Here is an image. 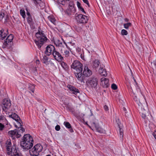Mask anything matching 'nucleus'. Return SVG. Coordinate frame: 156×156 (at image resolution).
Wrapping results in <instances>:
<instances>
[{
  "mask_svg": "<svg viewBox=\"0 0 156 156\" xmlns=\"http://www.w3.org/2000/svg\"><path fill=\"white\" fill-rule=\"evenodd\" d=\"M7 34H8V30H2L0 31V37L1 39L3 40L5 38Z\"/></svg>",
  "mask_w": 156,
  "mask_h": 156,
  "instance_id": "412c9836",
  "label": "nucleus"
},
{
  "mask_svg": "<svg viewBox=\"0 0 156 156\" xmlns=\"http://www.w3.org/2000/svg\"><path fill=\"white\" fill-rule=\"evenodd\" d=\"M71 67L75 69L76 72H82L83 71V65L78 61L75 60L73 62Z\"/></svg>",
  "mask_w": 156,
  "mask_h": 156,
  "instance_id": "423d86ee",
  "label": "nucleus"
},
{
  "mask_svg": "<svg viewBox=\"0 0 156 156\" xmlns=\"http://www.w3.org/2000/svg\"><path fill=\"white\" fill-rule=\"evenodd\" d=\"M33 139L29 134H25L23 137L20 144L21 147L24 149L29 150L33 145Z\"/></svg>",
  "mask_w": 156,
  "mask_h": 156,
  "instance_id": "f257e3e1",
  "label": "nucleus"
},
{
  "mask_svg": "<svg viewBox=\"0 0 156 156\" xmlns=\"http://www.w3.org/2000/svg\"><path fill=\"white\" fill-rule=\"evenodd\" d=\"M8 134L9 136L11 137L12 140L15 139L16 138H18L17 137L18 134H17L16 129L9 131Z\"/></svg>",
  "mask_w": 156,
  "mask_h": 156,
  "instance_id": "dca6fc26",
  "label": "nucleus"
},
{
  "mask_svg": "<svg viewBox=\"0 0 156 156\" xmlns=\"http://www.w3.org/2000/svg\"><path fill=\"white\" fill-rule=\"evenodd\" d=\"M5 128V126L4 124L0 122V132L2 131Z\"/></svg>",
  "mask_w": 156,
  "mask_h": 156,
  "instance_id": "ea45409f",
  "label": "nucleus"
},
{
  "mask_svg": "<svg viewBox=\"0 0 156 156\" xmlns=\"http://www.w3.org/2000/svg\"><path fill=\"white\" fill-rule=\"evenodd\" d=\"M7 154L10 156H21V154L17 152L15 147L12 148L10 152H7Z\"/></svg>",
  "mask_w": 156,
  "mask_h": 156,
  "instance_id": "2eb2a0df",
  "label": "nucleus"
},
{
  "mask_svg": "<svg viewBox=\"0 0 156 156\" xmlns=\"http://www.w3.org/2000/svg\"><path fill=\"white\" fill-rule=\"evenodd\" d=\"M76 52L79 53V55L80 54L81 55H82L80 53L81 51V49L79 47H77L76 48Z\"/></svg>",
  "mask_w": 156,
  "mask_h": 156,
  "instance_id": "c03bdc74",
  "label": "nucleus"
},
{
  "mask_svg": "<svg viewBox=\"0 0 156 156\" xmlns=\"http://www.w3.org/2000/svg\"><path fill=\"white\" fill-rule=\"evenodd\" d=\"M74 4L73 3V2L70 1L69 2V7H71L74 8Z\"/></svg>",
  "mask_w": 156,
  "mask_h": 156,
  "instance_id": "37998d69",
  "label": "nucleus"
},
{
  "mask_svg": "<svg viewBox=\"0 0 156 156\" xmlns=\"http://www.w3.org/2000/svg\"><path fill=\"white\" fill-rule=\"evenodd\" d=\"M124 20L125 22H128L129 21V20L127 18H125V19H124Z\"/></svg>",
  "mask_w": 156,
  "mask_h": 156,
  "instance_id": "13d9d810",
  "label": "nucleus"
},
{
  "mask_svg": "<svg viewBox=\"0 0 156 156\" xmlns=\"http://www.w3.org/2000/svg\"><path fill=\"white\" fill-rule=\"evenodd\" d=\"M88 18L87 16L82 14L78 15L76 17V21L80 23H86L88 21Z\"/></svg>",
  "mask_w": 156,
  "mask_h": 156,
  "instance_id": "0eeeda50",
  "label": "nucleus"
},
{
  "mask_svg": "<svg viewBox=\"0 0 156 156\" xmlns=\"http://www.w3.org/2000/svg\"><path fill=\"white\" fill-rule=\"evenodd\" d=\"M34 3L35 4H37V0H33Z\"/></svg>",
  "mask_w": 156,
  "mask_h": 156,
  "instance_id": "4d7b16f0",
  "label": "nucleus"
},
{
  "mask_svg": "<svg viewBox=\"0 0 156 156\" xmlns=\"http://www.w3.org/2000/svg\"><path fill=\"white\" fill-rule=\"evenodd\" d=\"M19 126L18 127V129H16L17 134H18V137H20L21 136V134L25 132V129L22 127V126H20L19 125H18Z\"/></svg>",
  "mask_w": 156,
  "mask_h": 156,
  "instance_id": "4be33fe9",
  "label": "nucleus"
},
{
  "mask_svg": "<svg viewBox=\"0 0 156 156\" xmlns=\"http://www.w3.org/2000/svg\"><path fill=\"white\" fill-rule=\"evenodd\" d=\"M77 5L78 8L81 6V4L78 1L77 2Z\"/></svg>",
  "mask_w": 156,
  "mask_h": 156,
  "instance_id": "5fc2aeb1",
  "label": "nucleus"
},
{
  "mask_svg": "<svg viewBox=\"0 0 156 156\" xmlns=\"http://www.w3.org/2000/svg\"><path fill=\"white\" fill-rule=\"evenodd\" d=\"M75 75L77 79L81 82H83V76L82 72H75Z\"/></svg>",
  "mask_w": 156,
  "mask_h": 156,
  "instance_id": "aec40b11",
  "label": "nucleus"
},
{
  "mask_svg": "<svg viewBox=\"0 0 156 156\" xmlns=\"http://www.w3.org/2000/svg\"><path fill=\"white\" fill-rule=\"evenodd\" d=\"M69 1V0H58V3L64 5L65 4L66 2Z\"/></svg>",
  "mask_w": 156,
  "mask_h": 156,
  "instance_id": "4c0bfd02",
  "label": "nucleus"
},
{
  "mask_svg": "<svg viewBox=\"0 0 156 156\" xmlns=\"http://www.w3.org/2000/svg\"><path fill=\"white\" fill-rule=\"evenodd\" d=\"M15 126L16 127H18V126L16 125H15Z\"/></svg>",
  "mask_w": 156,
  "mask_h": 156,
  "instance_id": "69168bd1",
  "label": "nucleus"
},
{
  "mask_svg": "<svg viewBox=\"0 0 156 156\" xmlns=\"http://www.w3.org/2000/svg\"><path fill=\"white\" fill-rule=\"evenodd\" d=\"M92 123L94 126L97 131L100 133H105V130L100 127L99 126L96 125L95 122H93Z\"/></svg>",
  "mask_w": 156,
  "mask_h": 156,
  "instance_id": "5701e85b",
  "label": "nucleus"
},
{
  "mask_svg": "<svg viewBox=\"0 0 156 156\" xmlns=\"http://www.w3.org/2000/svg\"><path fill=\"white\" fill-rule=\"evenodd\" d=\"M85 115L87 117H90L93 115V113L91 110L88 109Z\"/></svg>",
  "mask_w": 156,
  "mask_h": 156,
  "instance_id": "7c9ffc66",
  "label": "nucleus"
},
{
  "mask_svg": "<svg viewBox=\"0 0 156 156\" xmlns=\"http://www.w3.org/2000/svg\"><path fill=\"white\" fill-rule=\"evenodd\" d=\"M111 87L114 90H115L117 88V87L116 85L114 83L112 84Z\"/></svg>",
  "mask_w": 156,
  "mask_h": 156,
  "instance_id": "a18cd8bd",
  "label": "nucleus"
},
{
  "mask_svg": "<svg viewBox=\"0 0 156 156\" xmlns=\"http://www.w3.org/2000/svg\"><path fill=\"white\" fill-rule=\"evenodd\" d=\"M123 129L122 128L119 129V136L120 138L122 139L123 137Z\"/></svg>",
  "mask_w": 156,
  "mask_h": 156,
  "instance_id": "c9c22d12",
  "label": "nucleus"
},
{
  "mask_svg": "<svg viewBox=\"0 0 156 156\" xmlns=\"http://www.w3.org/2000/svg\"><path fill=\"white\" fill-rule=\"evenodd\" d=\"M36 39L34 42L38 48H40L44 44L46 41L47 39L43 33V31H39L35 34Z\"/></svg>",
  "mask_w": 156,
  "mask_h": 156,
  "instance_id": "f03ea898",
  "label": "nucleus"
},
{
  "mask_svg": "<svg viewBox=\"0 0 156 156\" xmlns=\"http://www.w3.org/2000/svg\"><path fill=\"white\" fill-rule=\"evenodd\" d=\"M54 58L58 62H61L63 60V58L61 54L56 50L52 53Z\"/></svg>",
  "mask_w": 156,
  "mask_h": 156,
  "instance_id": "f8f14e48",
  "label": "nucleus"
},
{
  "mask_svg": "<svg viewBox=\"0 0 156 156\" xmlns=\"http://www.w3.org/2000/svg\"><path fill=\"white\" fill-rule=\"evenodd\" d=\"M26 11H27L26 13H27V15L28 16H31V15L30 14V13L28 11L27 8H26Z\"/></svg>",
  "mask_w": 156,
  "mask_h": 156,
  "instance_id": "864d4df0",
  "label": "nucleus"
},
{
  "mask_svg": "<svg viewBox=\"0 0 156 156\" xmlns=\"http://www.w3.org/2000/svg\"><path fill=\"white\" fill-rule=\"evenodd\" d=\"M7 146H6V148L7 150V152H10V150L12 148H11V142H8L7 143Z\"/></svg>",
  "mask_w": 156,
  "mask_h": 156,
  "instance_id": "c756f323",
  "label": "nucleus"
},
{
  "mask_svg": "<svg viewBox=\"0 0 156 156\" xmlns=\"http://www.w3.org/2000/svg\"><path fill=\"white\" fill-rule=\"evenodd\" d=\"M48 58L46 55H44L43 56V58L42 59V61L43 62L46 64H47L48 63Z\"/></svg>",
  "mask_w": 156,
  "mask_h": 156,
  "instance_id": "2f4dec72",
  "label": "nucleus"
},
{
  "mask_svg": "<svg viewBox=\"0 0 156 156\" xmlns=\"http://www.w3.org/2000/svg\"><path fill=\"white\" fill-rule=\"evenodd\" d=\"M75 8L68 7L65 11V13L68 16L73 14L75 12Z\"/></svg>",
  "mask_w": 156,
  "mask_h": 156,
  "instance_id": "6ab92c4d",
  "label": "nucleus"
},
{
  "mask_svg": "<svg viewBox=\"0 0 156 156\" xmlns=\"http://www.w3.org/2000/svg\"><path fill=\"white\" fill-rule=\"evenodd\" d=\"M56 46H57V45L59 46V44H56Z\"/></svg>",
  "mask_w": 156,
  "mask_h": 156,
  "instance_id": "e2e57ef3",
  "label": "nucleus"
},
{
  "mask_svg": "<svg viewBox=\"0 0 156 156\" xmlns=\"http://www.w3.org/2000/svg\"><path fill=\"white\" fill-rule=\"evenodd\" d=\"M36 62L37 63H39V60H36Z\"/></svg>",
  "mask_w": 156,
  "mask_h": 156,
  "instance_id": "bf43d9fd",
  "label": "nucleus"
},
{
  "mask_svg": "<svg viewBox=\"0 0 156 156\" xmlns=\"http://www.w3.org/2000/svg\"><path fill=\"white\" fill-rule=\"evenodd\" d=\"M101 81L104 87L106 88L109 86L108 79L103 77L101 79Z\"/></svg>",
  "mask_w": 156,
  "mask_h": 156,
  "instance_id": "a211bd4d",
  "label": "nucleus"
},
{
  "mask_svg": "<svg viewBox=\"0 0 156 156\" xmlns=\"http://www.w3.org/2000/svg\"><path fill=\"white\" fill-rule=\"evenodd\" d=\"M154 138H155V139H156V135H154Z\"/></svg>",
  "mask_w": 156,
  "mask_h": 156,
  "instance_id": "680f3d73",
  "label": "nucleus"
},
{
  "mask_svg": "<svg viewBox=\"0 0 156 156\" xmlns=\"http://www.w3.org/2000/svg\"><path fill=\"white\" fill-rule=\"evenodd\" d=\"M83 1V2L86 3L87 5L89 7H90V5H89V2H88V1L87 0H82Z\"/></svg>",
  "mask_w": 156,
  "mask_h": 156,
  "instance_id": "de8ad7c7",
  "label": "nucleus"
},
{
  "mask_svg": "<svg viewBox=\"0 0 156 156\" xmlns=\"http://www.w3.org/2000/svg\"><path fill=\"white\" fill-rule=\"evenodd\" d=\"M27 21L31 25L33 24V20L31 16H28L27 18Z\"/></svg>",
  "mask_w": 156,
  "mask_h": 156,
  "instance_id": "e433bc0d",
  "label": "nucleus"
},
{
  "mask_svg": "<svg viewBox=\"0 0 156 156\" xmlns=\"http://www.w3.org/2000/svg\"><path fill=\"white\" fill-rule=\"evenodd\" d=\"M121 34L122 35H126L128 34L127 31L125 29H122L121 30Z\"/></svg>",
  "mask_w": 156,
  "mask_h": 156,
  "instance_id": "79ce46f5",
  "label": "nucleus"
},
{
  "mask_svg": "<svg viewBox=\"0 0 156 156\" xmlns=\"http://www.w3.org/2000/svg\"><path fill=\"white\" fill-rule=\"evenodd\" d=\"M147 109H148V108ZM143 109L144 111H142V112H140V115H141L142 118L145 119L146 121H147L146 119H147V118L146 117V113L145 112H147V113H148V109H147V110H144V109Z\"/></svg>",
  "mask_w": 156,
  "mask_h": 156,
  "instance_id": "a878e982",
  "label": "nucleus"
},
{
  "mask_svg": "<svg viewBox=\"0 0 156 156\" xmlns=\"http://www.w3.org/2000/svg\"><path fill=\"white\" fill-rule=\"evenodd\" d=\"M123 110L125 112V113H126V116L127 117L129 116V115L128 114H127V113L126 112V108L125 107H124L123 108Z\"/></svg>",
  "mask_w": 156,
  "mask_h": 156,
  "instance_id": "3c124183",
  "label": "nucleus"
},
{
  "mask_svg": "<svg viewBox=\"0 0 156 156\" xmlns=\"http://www.w3.org/2000/svg\"><path fill=\"white\" fill-rule=\"evenodd\" d=\"M62 66L65 70H67L68 69V66L66 63L64 62H61Z\"/></svg>",
  "mask_w": 156,
  "mask_h": 156,
  "instance_id": "473e14b6",
  "label": "nucleus"
},
{
  "mask_svg": "<svg viewBox=\"0 0 156 156\" xmlns=\"http://www.w3.org/2000/svg\"><path fill=\"white\" fill-rule=\"evenodd\" d=\"M123 26L125 28L128 29L129 27L131 26L132 24L130 23H124Z\"/></svg>",
  "mask_w": 156,
  "mask_h": 156,
  "instance_id": "72a5a7b5",
  "label": "nucleus"
},
{
  "mask_svg": "<svg viewBox=\"0 0 156 156\" xmlns=\"http://www.w3.org/2000/svg\"><path fill=\"white\" fill-rule=\"evenodd\" d=\"M60 129V126L58 125H57L55 127V129L57 131H59Z\"/></svg>",
  "mask_w": 156,
  "mask_h": 156,
  "instance_id": "09e8293b",
  "label": "nucleus"
},
{
  "mask_svg": "<svg viewBox=\"0 0 156 156\" xmlns=\"http://www.w3.org/2000/svg\"><path fill=\"white\" fill-rule=\"evenodd\" d=\"M64 43L65 44L67 48L69 49H72L73 48H74V46L75 45V43L72 42H69L67 43L66 44L64 42Z\"/></svg>",
  "mask_w": 156,
  "mask_h": 156,
  "instance_id": "393cba45",
  "label": "nucleus"
},
{
  "mask_svg": "<svg viewBox=\"0 0 156 156\" xmlns=\"http://www.w3.org/2000/svg\"><path fill=\"white\" fill-rule=\"evenodd\" d=\"M67 87L68 88L72 93L74 94L78 97L77 94L80 93V91L79 90L74 87L70 85H68Z\"/></svg>",
  "mask_w": 156,
  "mask_h": 156,
  "instance_id": "4468645a",
  "label": "nucleus"
},
{
  "mask_svg": "<svg viewBox=\"0 0 156 156\" xmlns=\"http://www.w3.org/2000/svg\"><path fill=\"white\" fill-rule=\"evenodd\" d=\"M104 66L100 67L99 70V72L102 76H106L107 75V73L106 70L104 68Z\"/></svg>",
  "mask_w": 156,
  "mask_h": 156,
  "instance_id": "b1692460",
  "label": "nucleus"
},
{
  "mask_svg": "<svg viewBox=\"0 0 156 156\" xmlns=\"http://www.w3.org/2000/svg\"><path fill=\"white\" fill-rule=\"evenodd\" d=\"M98 83V81L97 77L92 76L87 81V84L92 88L96 89Z\"/></svg>",
  "mask_w": 156,
  "mask_h": 156,
  "instance_id": "39448f33",
  "label": "nucleus"
},
{
  "mask_svg": "<svg viewBox=\"0 0 156 156\" xmlns=\"http://www.w3.org/2000/svg\"><path fill=\"white\" fill-rule=\"evenodd\" d=\"M70 54L69 51L66 50L64 51L63 53V55L66 57H67L69 56Z\"/></svg>",
  "mask_w": 156,
  "mask_h": 156,
  "instance_id": "a19ab883",
  "label": "nucleus"
},
{
  "mask_svg": "<svg viewBox=\"0 0 156 156\" xmlns=\"http://www.w3.org/2000/svg\"><path fill=\"white\" fill-rule=\"evenodd\" d=\"M133 99L141 108L144 109V110H147V105L146 103L145 98L144 96H141L139 98H138L136 95H134L133 96Z\"/></svg>",
  "mask_w": 156,
  "mask_h": 156,
  "instance_id": "7ed1b4c3",
  "label": "nucleus"
},
{
  "mask_svg": "<svg viewBox=\"0 0 156 156\" xmlns=\"http://www.w3.org/2000/svg\"><path fill=\"white\" fill-rule=\"evenodd\" d=\"M9 117L11 118L17 122L18 125L20 126H23V123L21 120L20 117L16 114L12 113L11 114L9 115Z\"/></svg>",
  "mask_w": 156,
  "mask_h": 156,
  "instance_id": "9b49d317",
  "label": "nucleus"
},
{
  "mask_svg": "<svg viewBox=\"0 0 156 156\" xmlns=\"http://www.w3.org/2000/svg\"><path fill=\"white\" fill-rule=\"evenodd\" d=\"M92 72L87 66H85L84 68L83 75L86 77H89L92 75Z\"/></svg>",
  "mask_w": 156,
  "mask_h": 156,
  "instance_id": "f3484780",
  "label": "nucleus"
},
{
  "mask_svg": "<svg viewBox=\"0 0 156 156\" xmlns=\"http://www.w3.org/2000/svg\"><path fill=\"white\" fill-rule=\"evenodd\" d=\"M20 15L22 16L23 17L24 19L26 17L25 12L24 9H21L20 11Z\"/></svg>",
  "mask_w": 156,
  "mask_h": 156,
  "instance_id": "f704fd0d",
  "label": "nucleus"
},
{
  "mask_svg": "<svg viewBox=\"0 0 156 156\" xmlns=\"http://www.w3.org/2000/svg\"><path fill=\"white\" fill-rule=\"evenodd\" d=\"M55 48L53 45L51 44L48 45L46 48L44 53L47 55L49 56L55 51Z\"/></svg>",
  "mask_w": 156,
  "mask_h": 156,
  "instance_id": "9d476101",
  "label": "nucleus"
},
{
  "mask_svg": "<svg viewBox=\"0 0 156 156\" xmlns=\"http://www.w3.org/2000/svg\"><path fill=\"white\" fill-rule=\"evenodd\" d=\"M64 124L67 128L70 129L69 131L71 132L72 133L73 132V129L71 128V126L69 122H64Z\"/></svg>",
  "mask_w": 156,
  "mask_h": 156,
  "instance_id": "bb28decb",
  "label": "nucleus"
},
{
  "mask_svg": "<svg viewBox=\"0 0 156 156\" xmlns=\"http://www.w3.org/2000/svg\"><path fill=\"white\" fill-rule=\"evenodd\" d=\"M128 88L129 89V86H127Z\"/></svg>",
  "mask_w": 156,
  "mask_h": 156,
  "instance_id": "338daca9",
  "label": "nucleus"
},
{
  "mask_svg": "<svg viewBox=\"0 0 156 156\" xmlns=\"http://www.w3.org/2000/svg\"><path fill=\"white\" fill-rule=\"evenodd\" d=\"M35 86L34 85H30L29 86V89L32 92L34 93V90Z\"/></svg>",
  "mask_w": 156,
  "mask_h": 156,
  "instance_id": "58836bf2",
  "label": "nucleus"
},
{
  "mask_svg": "<svg viewBox=\"0 0 156 156\" xmlns=\"http://www.w3.org/2000/svg\"><path fill=\"white\" fill-rule=\"evenodd\" d=\"M48 19L53 24H55L56 20L54 17L52 16H50L48 17Z\"/></svg>",
  "mask_w": 156,
  "mask_h": 156,
  "instance_id": "cd10ccee",
  "label": "nucleus"
},
{
  "mask_svg": "<svg viewBox=\"0 0 156 156\" xmlns=\"http://www.w3.org/2000/svg\"><path fill=\"white\" fill-rule=\"evenodd\" d=\"M13 38V36L12 34H10L5 40L4 44L6 46H8L9 45H11L12 41Z\"/></svg>",
  "mask_w": 156,
  "mask_h": 156,
  "instance_id": "ddd939ff",
  "label": "nucleus"
},
{
  "mask_svg": "<svg viewBox=\"0 0 156 156\" xmlns=\"http://www.w3.org/2000/svg\"><path fill=\"white\" fill-rule=\"evenodd\" d=\"M43 149V147L40 144H37L30 150V153L31 155L37 156L39 153Z\"/></svg>",
  "mask_w": 156,
  "mask_h": 156,
  "instance_id": "20e7f679",
  "label": "nucleus"
},
{
  "mask_svg": "<svg viewBox=\"0 0 156 156\" xmlns=\"http://www.w3.org/2000/svg\"><path fill=\"white\" fill-rule=\"evenodd\" d=\"M104 108L105 110L106 111H108V110L109 109L108 106L106 105H105L104 106Z\"/></svg>",
  "mask_w": 156,
  "mask_h": 156,
  "instance_id": "603ef678",
  "label": "nucleus"
},
{
  "mask_svg": "<svg viewBox=\"0 0 156 156\" xmlns=\"http://www.w3.org/2000/svg\"><path fill=\"white\" fill-rule=\"evenodd\" d=\"M11 105L10 100L8 98H5L3 100L2 105L3 110L7 112L8 110L10 108Z\"/></svg>",
  "mask_w": 156,
  "mask_h": 156,
  "instance_id": "1a4fd4ad",
  "label": "nucleus"
},
{
  "mask_svg": "<svg viewBox=\"0 0 156 156\" xmlns=\"http://www.w3.org/2000/svg\"><path fill=\"white\" fill-rule=\"evenodd\" d=\"M4 13L3 12H1L0 13V20H2L4 16Z\"/></svg>",
  "mask_w": 156,
  "mask_h": 156,
  "instance_id": "49530a36",
  "label": "nucleus"
},
{
  "mask_svg": "<svg viewBox=\"0 0 156 156\" xmlns=\"http://www.w3.org/2000/svg\"><path fill=\"white\" fill-rule=\"evenodd\" d=\"M154 64H155V65L156 66V64H155V63H154Z\"/></svg>",
  "mask_w": 156,
  "mask_h": 156,
  "instance_id": "774afa93",
  "label": "nucleus"
},
{
  "mask_svg": "<svg viewBox=\"0 0 156 156\" xmlns=\"http://www.w3.org/2000/svg\"><path fill=\"white\" fill-rule=\"evenodd\" d=\"M133 78L134 80V82L133 84L130 83V86L132 92L135 95V94H136L137 93H140V90L139 87L137 83L133 76Z\"/></svg>",
  "mask_w": 156,
  "mask_h": 156,
  "instance_id": "6e6552de",
  "label": "nucleus"
},
{
  "mask_svg": "<svg viewBox=\"0 0 156 156\" xmlns=\"http://www.w3.org/2000/svg\"><path fill=\"white\" fill-rule=\"evenodd\" d=\"M46 156H51L49 155H46Z\"/></svg>",
  "mask_w": 156,
  "mask_h": 156,
  "instance_id": "0e129e2a",
  "label": "nucleus"
},
{
  "mask_svg": "<svg viewBox=\"0 0 156 156\" xmlns=\"http://www.w3.org/2000/svg\"><path fill=\"white\" fill-rule=\"evenodd\" d=\"M81 11L84 12V13H86L84 11V9L83 8H81V9H80Z\"/></svg>",
  "mask_w": 156,
  "mask_h": 156,
  "instance_id": "6e6d98bb",
  "label": "nucleus"
},
{
  "mask_svg": "<svg viewBox=\"0 0 156 156\" xmlns=\"http://www.w3.org/2000/svg\"><path fill=\"white\" fill-rule=\"evenodd\" d=\"M117 124L118 127H119V129H120V128H122L123 127V126L122 124H121L120 122H119L117 123Z\"/></svg>",
  "mask_w": 156,
  "mask_h": 156,
  "instance_id": "8fccbe9b",
  "label": "nucleus"
},
{
  "mask_svg": "<svg viewBox=\"0 0 156 156\" xmlns=\"http://www.w3.org/2000/svg\"><path fill=\"white\" fill-rule=\"evenodd\" d=\"M80 9H81V8H82V7L81 6L79 8H78Z\"/></svg>",
  "mask_w": 156,
  "mask_h": 156,
  "instance_id": "052dcab7",
  "label": "nucleus"
},
{
  "mask_svg": "<svg viewBox=\"0 0 156 156\" xmlns=\"http://www.w3.org/2000/svg\"><path fill=\"white\" fill-rule=\"evenodd\" d=\"M100 64L98 60H95L93 62V66L95 68L98 67Z\"/></svg>",
  "mask_w": 156,
  "mask_h": 156,
  "instance_id": "c85d7f7f",
  "label": "nucleus"
}]
</instances>
